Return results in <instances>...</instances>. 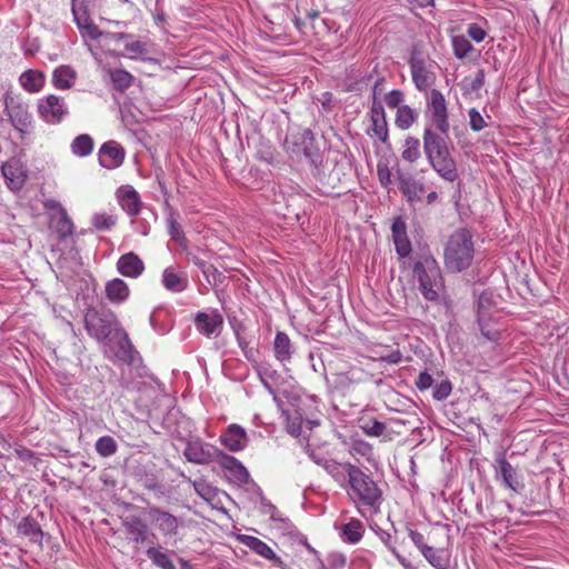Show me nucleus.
<instances>
[{
	"mask_svg": "<svg viewBox=\"0 0 569 569\" xmlns=\"http://www.w3.org/2000/svg\"><path fill=\"white\" fill-rule=\"evenodd\" d=\"M475 254L472 236L467 229L455 231L445 248V264L451 272H460L470 267Z\"/></svg>",
	"mask_w": 569,
	"mask_h": 569,
	"instance_id": "nucleus-3",
	"label": "nucleus"
},
{
	"mask_svg": "<svg viewBox=\"0 0 569 569\" xmlns=\"http://www.w3.org/2000/svg\"><path fill=\"white\" fill-rule=\"evenodd\" d=\"M4 104L12 126L21 133V136L29 133L32 117L28 110V106L19 98L10 94L6 96Z\"/></svg>",
	"mask_w": 569,
	"mask_h": 569,
	"instance_id": "nucleus-6",
	"label": "nucleus"
},
{
	"mask_svg": "<svg viewBox=\"0 0 569 569\" xmlns=\"http://www.w3.org/2000/svg\"><path fill=\"white\" fill-rule=\"evenodd\" d=\"M405 150L401 153L403 160L415 162L420 157V141L417 138L408 137L405 141Z\"/></svg>",
	"mask_w": 569,
	"mask_h": 569,
	"instance_id": "nucleus-38",
	"label": "nucleus"
},
{
	"mask_svg": "<svg viewBox=\"0 0 569 569\" xmlns=\"http://www.w3.org/2000/svg\"><path fill=\"white\" fill-rule=\"evenodd\" d=\"M118 445L110 436L100 437L96 442V450L102 457H110L117 452Z\"/></svg>",
	"mask_w": 569,
	"mask_h": 569,
	"instance_id": "nucleus-37",
	"label": "nucleus"
},
{
	"mask_svg": "<svg viewBox=\"0 0 569 569\" xmlns=\"http://www.w3.org/2000/svg\"><path fill=\"white\" fill-rule=\"evenodd\" d=\"M218 460L220 461L221 466L229 471H231L236 466L241 463L234 457L228 456L222 451H220Z\"/></svg>",
	"mask_w": 569,
	"mask_h": 569,
	"instance_id": "nucleus-53",
	"label": "nucleus"
},
{
	"mask_svg": "<svg viewBox=\"0 0 569 569\" xmlns=\"http://www.w3.org/2000/svg\"><path fill=\"white\" fill-rule=\"evenodd\" d=\"M84 328L90 337L98 341L119 339L122 350L131 348L128 333L122 329L117 316L109 309L88 308L84 312Z\"/></svg>",
	"mask_w": 569,
	"mask_h": 569,
	"instance_id": "nucleus-1",
	"label": "nucleus"
},
{
	"mask_svg": "<svg viewBox=\"0 0 569 569\" xmlns=\"http://www.w3.org/2000/svg\"><path fill=\"white\" fill-rule=\"evenodd\" d=\"M121 207L130 216H137L140 211L139 194L133 189L124 190L120 197Z\"/></svg>",
	"mask_w": 569,
	"mask_h": 569,
	"instance_id": "nucleus-28",
	"label": "nucleus"
},
{
	"mask_svg": "<svg viewBox=\"0 0 569 569\" xmlns=\"http://www.w3.org/2000/svg\"><path fill=\"white\" fill-rule=\"evenodd\" d=\"M490 305V296L488 293H482L478 300V321L481 323L483 319L487 317V309Z\"/></svg>",
	"mask_w": 569,
	"mask_h": 569,
	"instance_id": "nucleus-49",
	"label": "nucleus"
},
{
	"mask_svg": "<svg viewBox=\"0 0 569 569\" xmlns=\"http://www.w3.org/2000/svg\"><path fill=\"white\" fill-rule=\"evenodd\" d=\"M468 34L477 42H481L486 38V31L476 23L469 26Z\"/></svg>",
	"mask_w": 569,
	"mask_h": 569,
	"instance_id": "nucleus-54",
	"label": "nucleus"
},
{
	"mask_svg": "<svg viewBox=\"0 0 569 569\" xmlns=\"http://www.w3.org/2000/svg\"><path fill=\"white\" fill-rule=\"evenodd\" d=\"M71 150L79 157H87L93 150V140L89 134L78 136L71 143Z\"/></svg>",
	"mask_w": 569,
	"mask_h": 569,
	"instance_id": "nucleus-33",
	"label": "nucleus"
},
{
	"mask_svg": "<svg viewBox=\"0 0 569 569\" xmlns=\"http://www.w3.org/2000/svg\"><path fill=\"white\" fill-rule=\"evenodd\" d=\"M413 273L419 281L423 297L430 301L438 300L443 291V279L436 259L428 256L416 262Z\"/></svg>",
	"mask_w": 569,
	"mask_h": 569,
	"instance_id": "nucleus-4",
	"label": "nucleus"
},
{
	"mask_svg": "<svg viewBox=\"0 0 569 569\" xmlns=\"http://www.w3.org/2000/svg\"><path fill=\"white\" fill-rule=\"evenodd\" d=\"M300 143L302 144V148H303V152L306 154V157L310 158L312 161H315V159L312 158V152L310 151L309 147H308V143H311V141L313 140V133L310 129H305L301 133H300ZM299 141L298 140H295V144H298Z\"/></svg>",
	"mask_w": 569,
	"mask_h": 569,
	"instance_id": "nucleus-46",
	"label": "nucleus"
},
{
	"mask_svg": "<svg viewBox=\"0 0 569 569\" xmlns=\"http://www.w3.org/2000/svg\"><path fill=\"white\" fill-rule=\"evenodd\" d=\"M391 230L397 253L400 257L409 256L411 252V243L407 237L406 223L400 218H397L392 223Z\"/></svg>",
	"mask_w": 569,
	"mask_h": 569,
	"instance_id": "nucleus-17",
	"label": "nucleus"
},
{
	"mask_svg": "<svg viewBox=\"0 0 569 569\" xmlns=\"http://www.w3.org/2000/svg\"><path fill=\"white\" fill-rule=\"evenodd\" d=\"M50 226L62 239L70 236L73 231V223L66 210H61L60 213H52L50 216Z\"/></svg>",
	"mask_w": 569,
	"mask_h": 569,
	"instance_id": "nucleus-24",
	"label": "nucleus"
},
{
	"mask_svg": "<svg viewBox=\"0 0 569 569\" xmlns=\"http://www.w3.org/2000/svg\"><path fill=\"white\" fill-rule=\"evenodd\" d=\"M230 472L231 476L239 482L246 483L249 480V472L241 463L236 466Z\"/></svg>",
	"mask_w": 569,
	"mask_h": 569,
	"instance_id": "nucleus-52",
	"label": "nucleus"
},
{
	"mask_svg": "<svg viewBox=\"0 0 569 569\" xmlns=\"http://www.w3.org/2000/svg\"><path fill=\"white\" fill-rule=\"evenodd\" d=\"M92 223L98 230H108L116 221L111 216L99 213L93 216Z\"/></svg>",
	"mask_w": 569,
	"mask_h": 569,
	"instance_id": "nucleus-44",
	"label": "nucleus"
},
{
	"mask_svg": "<svg viewBox=\"0 0 569 569\" xmlns=\"http://www.w3.org/2000/svg\"><path fill=\"white\" fill-rule=\"evenodd\" d=\"M343 466H345V465H337V463H335V465H332V466H330V467H329V468H331V469H330V472H331L335 477H339L340 475H342L343 472H346V471L343 470Z\"/></svg>",
	"mask_w": 569,
	"mask_h": 569,
	"instance_id": "nucleus-63",
	"label": "nucleus"
},
{
	"mask_svg": "<svg viewBox=\"0 0 569 569\" xmlns=\"http://www.w3.org/2000/svg\"><path fill=\"white\" fill-rule=\"evenodd\" d=\"M199 267L201 268L206 281L209 284H216L219 278L222 276L221 272L213 264L206 263L202 261L199 263Z\"/></svg>",
	"mask_w": 569,
	"mask_h": 569,
	"instance_id": "nucleus-42",
	"label": "nucleus"
},
{
	"mask_svg": "<svg viewBox=\"0 0 569 569\" xmlns=\"http://www.w3.org/2000/svg\"><path fill=\"white\" fill-rule=\"evenodd\" d=\"M76 79V71L68 66H61L53 72V83L60 89H70Z\"/></svg>",
	"mask_w": 569,
	"mask_h": 569,
	"instance_id": "nucleus-27",
	"label": "nucleus"
},
{
	"mask_svg": "<svg viewBox=\"0 0 569 569\" xmlns=\"http://www.w3.org/2000/svg\"><path fill=\"white\" fill-rule=\"evenodd\" d=\"M452 46L455 54L460 59L466 58L472 49L471 43L465 37H455L452 39Z\"/></svg>",
	"mask_w": 569,
	"mask_h": 569,
	"instance_id": "nucleus-40",
	"label": "nucleus"
},
{
	"mask_svg": "<svg viewBox=\"0 0 569 569\" xmlns=\"http://www.w3.org/2000/svg\"><path fill=\"white\" fill-rule=\"evenodd\" d=\"M149 517L164 536L177 535L179 520L173 515L158 507H152L149 509Z\"/></svg>",
	"mask_w": 569,
	"mask_h": 569,
	"instance_id": "nucleus-12",
	"label": "nucleus"
},
{
	"mask_svg": "<svg viewBox=\"0 0 569 569\" xmlns=\"http://www.w3.org/2000/svg\"><path fill=\"white\" fill-rule=\"evenodd\" d=\"M16 455L20 460L28 461L33 466H37V462L39 461L33 451L23 447L16 449Z\"/></svg>",
	"mask_w": 569,
	"mask_h": 569,
	"instance_id": "nucleus-51",
	"label": "nucleus"
},
{
	"mask_svg": "<svg viewBox=\"0 0 569 569\" xmlns=\"http://www.w3.org/2000/svg\"><path fill=\"white\" fill-rule=\"evenodd\" d=\"M371 127L368 133L377 137L382 143L388 142V124L386 113L380 100L375 99L370 110Z\"/></svg>",
	"mask_w": 569,
	"mask_h": 569,
	"instance_id": "nucleus-9",
	"label": "nucleus"
},
{
	"mask_svg": "<svg viewBox=\"0 0 569 569\" xmlns=\"http://www.w3.org/2000/svg\"><path fill=\"white\" fill-rule=\"evenodd\" d=\"M117 269L124 277L137 278L143 272L144 263L136 253L128 252L119 258Z\"/></svg>",
	"mask_w": 569,
	"mask_h": 569,
	"instance_id": "nucleus-15",
	"label": "nucleus"
},
{
	"mask_svg": "<svg viewBox=\"0 0 569 569\" xmlns=\"http://www.w3.org/2000/svg\"><path fill=\"white\" fill-rule=\"evenodd\" d=\"M124 48L131 59L148 53L146 43H143L141 41H133L130 43H126Z\"/></svg>",
	"mask_w": 569,
	"mask_h": 569,
	"instance_id": "nucleus-45",
	"label": "nucleus"
},
{
	"mask_svg": "<svg viewBox=\"0 0 569 569\" xmlns=\"http://www.w3.org/2000/svg\"><path fill=\"white\" fill-rule=\"evenodd\" d=\"M386 103L390 108H399L403 100V93L400 90H392L385 97Z\"/></svg>",
	"mask_w": 569,
	"mask_h": 569,
	"instance_id": "nucleus-50",
	"label": "nucleus"
},
{
	"mask_svg": "<svg viewBox=\"0 0 569 569\" xmlns=\"http://www.w3.org/2000/svg\"><path fill=\"white\" fill-rule=\"evenodd\" d=\"M168 230L172 240L178 243H182L184 241V233L173 217V213H170L168 217Z\"/></svg>",
	"mask_w": 569,
	"mask_h": 569,
	"instance_id": "nucleus-41",
	"label": "nucleus"
},
{
	"mask_svg": "<svg viewBox=\"0 0 569 569\" xmlns=\"http://www.w3.org/2000/svg\"><path fill=\"white\" fill-rule=\"evenodd\" d=\"M88 2L89 0H72V13L78 28L83 30L91 39H98L100 37V31L90 20L87 10Z\"/></svg>",
	"mask_w": 569,
	"mask_h": 569,
	"instance_id": "nucleus-10",
	"label": "nucleus"
},
{
	"mask_svg": "<svg viewBox=\"0 0 569 569\" xmlns=\"http://www.w3.org/2000/svg\"><path fill=\"white\" fill-rule=\"evenodd\" d=\"M483 83H485V73L482 70H479L477 72L475 80L472 81L471 87L473 90H477V89H480L483 86Z\"/></svg>",
	"mask_w": 569,
	"mask_h": 569,
	"instance_id": "nucleus-61",
	"label": "nucleus"
},
{
	"mask_svg": "<svg viewBox=\"0 0 569 569\" xmlns=\"http://www.w3.org/2000/svg\"><path fill=\"white\" fill-rule=\"evenodd\" d=\"M409 536H410L412 542L420 549V551L422 553L425 552V548H429V546H427L423 542V536L420 532L410 530Z\"/></svg>",
	"mask_w": 569,
	"mask_h": 569,
	"instance_id": "nucleus-57",
	"label": "nucleus"
},
{
	"mask_svg": "<svg viewBox=\"0 0 569 569\" xmlns=\"http://www.w3.org/2000/svg\"><path fill=\"white\" fill-rule=\"evenodd\" d=\"M147 556L156 566L162 569H176L168 555L161 551V547H150L147 550Z\"/></svg>",
	"mask_w": 569,
	"mask_h": 569,
	"instance_id": "nucleus-34",
	"label": "nucleus"
},
{
	"mask_svg": "<svg viewBox=\"0 0 569 569\" xmlns=\"http://www.w3.org/2000/svg\"><path fill=\"white\" fill-rule=\"evenodd\" d=\"M194 322L197 329L201 333L206 335L207 337H210L211 335L217 333V330L223 323V319L222 316L218 312H214L212 315L199 312L196 316Z\"/></svg>",
	"mask_w": 569,
	"mask_h": 569,
	"instance_id": "nucleus-18",
	"label": "nucleus"
},
{
	"mask_svg": "<svg viewBox=\"0 0 569 569\" xmlns=\"http://www.w3.org/2000/svg\"><path fill=\"white\" fill-rule=\"evenodd\" d=\"M433 379L428 372H421L418 377L416 386L420 390H426L432 386Z\"/></svg>",
	"mask_w": 569,
	"mask_h": 569,
	"instance_id": "nucleus-55",
	"label": "nucleus"
},
{
	"mask_svg": "<svg viewBox=\"0 0 569 569\" xmlns=\"http://www.w3.org/2000/svg\"><path fill=\"white\" fill-rule=\"evenodd\" d=\"M21 86L30 92L39 91L44 82V77L41 72L28 70L20 77Z\"/></svg>",
	"mask_w": 569,
	"mask_h": 569,
	"instance_id": "nucleus-29",
	"label": "nucleus"
},
{
	"mask_svg": "<svg viewBox=\"0 0 569 569\" xmlns=\"http://www.w3.org/2000/svg\"><path fill=\"white\" fill-rule=\"evenodd\" d=\"M386 425L381 421L370 419L365 422L362 426V430L368 436L379 437L381 436L386 430Z\"/></svg>",
	"mask_w": 569,
	"mask_h": 569,
	"instance_id": "nucleus-43",
	"label": "nucleus"
},
{
	"mask_svg": "<svg viewBox=\"0 0 569 569\" xmlns=\"http://www.w3.org/2000/svg\"><path fill=\"white\" fill-rule=\"evenodd\" d=\"M428 107L432 113L433 124L441 133L446 134L449 130L447 104L443 94L439 90H431Z\"/></svg>",
	"mask_w": 569,
	"mask_h": 569,
	"instance_id": "nucleus-8",
	"label": "nucleus"
},
{
	"mask_svg": "<svg viewBox=\"0 0 569 569\" xmlns=\"http://www.w3.org/2000/svg\"><path fill=\"white\" fill-rule=\"evenodd\" d=\"M417 119V113L409 106H401L397 110L396 124L406 130L410 128Z\"/></svg>",
	"mask_w": 569,
	"mask_h": 569,
	"instance_id": "nucleus-35",
	"label": "nucleus"
},
{
	"mask_svg": "<svg viewBox=\"0 0 569 569\" xmlns=\"http://www.w3.org/2000/svg\"><path fill=\"white\" fill-rule=\"evenodd\" d=\"M342 535L351 543L358 542L362 537V523L359 520H351L343 525Z\"/></svg>",
	"mask_w": 569,
	"mask_h": 569,
	"instance_id": "nucleus-36",
	"label": "nucleus"
},
{
	"mask_svg": "<svg viewBox=\"0 0 569 569\" xmlns=\"http://www.w3.org/2000/svg\"><path fill=\"white\" fill-rule=\"evenodd\" d=\"M193 487H194V490L197 491V493L202 497L203 499L206 500H209L210 497H211V488L209 486H207L206 483L203 482H197L194 481L193 482Z\"/></svg>",
	"mask_w": 569,
	"mask_h": 569,
	"instance_id": "nucleus-56",
	"label": "nucleus"
},
{
	"mask_svg": "<svg viewBox=\"0 0 569 569\" xmlns=\"http://www.w3.org/2000/svg\"><path fill=\"white\" fill-rule=\"evenodd\" d=\"M343 466H345V465H337V463H335V465H332V466H330V467H329V468H331V469H330V472H331L335 477H339L340 475H342L343 472H346V471L343 470Z\"/></svg>",
	"mask_w": 569,
	"mask_h": 569,
	"instance_id": "nucleus-62",
	"label": "nucleus"
},
{
	"mask_svg": "<svg viewBox=\"0 0 569 569\" xmlns=\"http://www.w3.org/2000/svg\"><path fill=\"white\" fill-rule=\"evenodd\" d=\"M423 557L437 569H449V552L446 549L425 548Z\"/></svg>",
	"mask_w": 569,
	"mask_h": 569,
	"instance_id": "nucleus-26",
	"label": "nucleus"
},
{
	"mask_svg": "<svg viewBox=\"0 0 569 569\" xmlns=\"http://www.w3.org/2000/svg\"><path fill=\"white\" fill-rule=\"evenodd\" d=\"M43 206L47 210H54V213H60L61 210H66L60 202L53 199L46 200Z\"/></svg>",
	"mask_w": 569,
	"mask_h": 569,
	"instance_id": "nucleus-59",
	"label": "nucleus"
},
{
	"mask_svg": "<svg viewBox=\"0 0 569 569\" xmlns=\"http://www.w3.org/2000/svg\"><path fill=\"white\" fill-rule=\"evenodd\" d=\"M498 470L501 475L503 483L513 490L519 492L523 489V483L518 479L516 469L505 458L498 460Z\"/></svg>",
	"mask_w": 569,
	"mask_h": 569,
	"instance_id": "nucleus-19",
	"label": "nucleus"
},
{
	"mask_svg": "<svg viewBox=\"0 0 569 569\" xmlns=\"http://www.w3.org/2000/svg\"><path fill=\"white\" fill-rule=\"evenodd\" d=\"M122 523L127 532L132 536V540L136 543L146 541L148 526L139 517H127Z\"/></svg>",
	"mask_w": 569,
	"mask_h": 569,
	"instance_id": "nucleus-22",
	"label": "nucleus"
},
{
	"mask_svg": "<svg viewBox=\"0 0 569 569\" xmlns=\"http://www.w3.org/2000/svg\"><path fill=\"white\" fill-rule=\"evenodd\" d=\"M411 4L423 8L432 4L433 0H408Z\"/></svg>",
	"mask_w": 569,
	"mask_h": 569,
	"instance_id": "nucleus-64",
	"label": "nucleus"
},
{
	"mask_svg": "<svg viewBox=\"0 0 569 569\" xmlns=\"http://www.w3.org/2000/svg\"><path fill=\"white\" fill-rule=\"evenodd\" d=\"M451 392V383L447 380L441 381L439 385L436 386L433 390V398L437 400H443L446 399Z\"/></svg>",
	"mask_w": 569,
	"mask_h": 569,
	"instance_id": "nucleus-48",
	"label": "nucleus"
},
{
	"mask_svg": "<svg viewBox=\"0 0 569 569\" xmlns=\"http://www.w3.org/2000/svg\"><path fill=\"white\" fill-rule=\"evenodd\" d=\"M39 112L48 122H60L67 113V107L57 96H49L39 104Z\"/></svg>",
	"mask_w": 569,
	"mask_h": 569,
	"instance_id": "nucleus-13",
	"label": "nucleus"
},
{
	"mask_svg": "<svg viewBox=\"0 0 569 569\" xmlns=\"http://www.w3.org/2000/svg\"><path fill=\"white\" fill-rule=\"evenodd\" d=\"M469 123L473 131H480L487 127L483 117L476 109L469 111Z\"/></svg>",
	"mask_w": 569,
	"mask_h": 569,
	"instance_id": "nucleus-47",
	"label": "nucleus"
},
{
	"mask_svg": "<svg viewBox=\"0 0 569 569\" xmlns=\"http://www.w3.org/2000/svg\"><path fill=\"white\" fill-rule=\"evenodd\" d=\"M183 455L192 463L207 465L218 460L220 450L211 445L196 440L187 443Z\"/></svg>",
	"mask_w": 569,
	"mask_h": 569,
	"instance_id": "nucleus-7",
	"label": "nucleus"
},
{
	"mask_svg": "<svg viewBox=\"0 0 569 569\" xmlns=\"http://www.w3.org/2000/svg\"><path fill=\"white\" fill-rule=\"evenodd\" d=\"M423 151L430 166L437 173L449 182L458 179L456 161L450 154L443 137L426 128L423 132Z\"/></svg>",
	"mask_w": 569,
	"mask_h": 569,
	"instance_id": "nucleus-2",
	"label": "nucleus"
},
{
	"mask_svg": "<svg viewBox=\"0 0 569 569\" xmlns=\"http://www.w3.org/2000/svg\"><path fill=\"white\" fill-rule=\"evenodd\" d=\"M1 169L7 184L11 190H20L23 187L27 180V173L18 160L13 159L4 163Z\"/></svg>",
	"mask_w": 569,
	"mask_h": 569,
	"instance_id": "nucleus-14",
	"label": "nucleus"
},
{
	"mask_svg": "<svg viewBox=\"0 0 569 569\" xmlns=\"http://www.w3.org/2000/svg\"><path fill=\"white\" fill-rule=\"evenodd\" d=\"M399 188L409 202L419 201L425 192L423 184L408 176L399 177Z\"/></svg>",
	"mask_w": 569,
	"mask_h": 569,
	"instance_id": "nucleus-21",
	"label": "nucleus"
},
{
	"mask_svg": "<svg viewBox=\"0 0 569 569\" xmlns=\"http://www.w3.org/2000/svg\"><path fill=\"white\" fill-rule=\"evenodd\" d=\"M220 439L230 451H239L246 447L247 433L240 426L231 425Z\"/></svg>",
	"mask_w": 569,
	"mask_h": 569,
	"instance_id": "nucleus-16",
	"label": "nucleus"
},
{
	"mask_svg": "<svg viewBox=\"0 0 569 569\" xmlns=\"http://www.w3.org/2000/svg\"><path fill=\"white\" fill-rule=\"evenodd\" d=\"M343 470L348 475L353 495L359 501L369 507H376L381 500V490L377 483L358 467L345 463Z\"/></svg>",
	"mask_w": 569,
	"mask_h": 569,
	"instance_id": "nucleus-5",
	"label": "nucleus"
},
{
	"mask_svg": "<svg viewBox=\"0 0 569 569\" xmlns=\"http://www.w3.org/2000/svg\"><path fill=\"white\" fill-rule=\"evenodd\" d=\"M480 325V329H481V333L485 338H487L488 340L490 341H496L498 340L499 336H500V332L498 330H495V329H488L486 328L482 322L479 323Z\"/></svg>",
	"mask_w": 569,
	"mask_h": 569,
	"instance_id": "nucleus-58",
	"label": "nucleus"
},
{
	"mask_svg": "<svg viewBox=\"0 0 569 569\" xmlns=\"http://www.w3.org/2000/svg\"><path fill=\"white\" fill-rule=\"evenodd\" d=\"M18 531L19 533L29 537L32 542L41 545L43 532L34 519L30 517L23 518L18 526Z\"/></svg>",
	"mask_w": 569,
	"mask_h": 569,
	"instance_id": "nucleus-25",
	"label": "nucleus"
},
{
	"mask_svg": "<svg viewBox=\"0 0 569 569\" xmlns=\"http://www.w3.org/2000/svg\"><path fill=\"white\" fill-rule=\"evenodd\" d=\"M107 298L112 302H122L129 297V287L119 278L109 281L106 284Z\"/></svg>",
	"mask_w": 569,
	"mask_h": 569,
	"instance_id": "nucleus-23",
	"label": "nucleus"
},
{
	"mask_svg": "<svg viewBox=\"0 0 569 569\" xmlns=\"http://www.w3.org/2000/svg\"><path fill=\"white\" fill-rule=\"evenodd\" d=\"M246 545L256 553L262 556L268 560H273L279 562L280 559L276 556L272 549L263 541L256 537H246Z\"/></svg>",
	"mask_w": 569,
	"mask_h": 569,
	"instance_id": "nucleus-30",
	"label": "nucleus"
},
{
	"mask_svg": "<svg viewBox=\"0 0 569 569\" xmlns=\"http://www.w3.org/2000/svg\"><path fill=\"white\" fill-rule=\"evenodd\" d=\"M274 352L280 361L289 360L291 357V343L289 337L283 332H278L274 339Z\"/></svg>",
	"mask_w": 569,
	"mask_h": 569,
	"instance_id": "nucleus-32",
	"label": "nucleus"
},
{
	"mask_svg": "<svg viewBox=\"0 0 569 569\" xmlns=\"http://www.w3.org/2000/svg\"><path fill=\"white\" fill-rule=\"evenodd\" d=\"M383 78H379L376 80L373 88H372V102L375 99H378V96L383 91Z\"/></svg>",
	"mask_w": 569,
	"mask_h": 569,
	"instance_id": "nucleus-60",
	"label": "nucleus"
},
{
	"mask_svg": "<svg viewBox=\"0 0 569 569\" xmlns=\"http://www.w3.org/2000/svg\"><path fill=\"white\" fill-rule=\"evenodd\" d=\"M163 286L171 291H182L187 287V279L173 272L171 269H166L162 276Z\"/></svg>",
	"mask_w": 569,
	"mask_h": 569,
	"instance_id": "nucleus-31",
	"label": "nucleus"
},
{
	"mask_svg": "<svg viewBox=\"0 0 569 569\" xmlns=\"http://www.w3.org/2000/svg\"><path fill=\"white\" fill-rule=\"evenodd\" d=\"M132 76L126 70H114L111 72V80L114 88L119 91H123L131 86Z\"/></svg>",
	"mask_w": 569,
	"mask_h": 569,
	"instance_id": "nucleus-39",
	"label": "nucleus"
},
{
	"mask_svg": "<svg viewBox=\"0 0 569 569\" xmlns=\"http://www.w3.org/2000/svg\"><path fill=\"white\" fill-rule=\"evenodd\" d=\"M412 80L419 90L426 89L430 83V77L425 67V61L413 53L410 59Z\"/></svg>",
	"mask_w": 569,
	"mask_h": 569,
	"instance_id": "nucleus-20",
	"label": "nucleus"
},
{
	"mask_svg": "<svg viewBox=\"0 0 569 569\" xmlns=\"http://www.w3.org/2000/svg\"><path fill=\"white\" fill-rule=\"evenodd\" d=\"M124 149L116 141L104 142L99 149V163L107 169H114L122 164Z\"/></svg>",
	"mask_w": 569,
	"mask_h": 569,
	"instance_id": "nucleus-11",
	"label": "nucleus"
}]
</instances>
